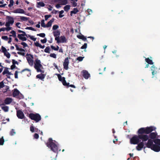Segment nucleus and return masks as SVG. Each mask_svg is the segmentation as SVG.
<instances>
[{
	"label": "nucleus",
	"instance_id": "nucleus-1",
	"mask_svg": "<svg viewBox=\"0 0 160 160\" xmlns=\"http://www.w3.org/2000/svg\"><path fill=\"white\" fill-rule=\"evenodd\" d=\"M155 144L153 143V142L151 139H149L146 144L147 147L151 148L152 150L155 152L160 151V139H155L154 140Z\"/></svg>",
	"mask_w": 160,
	"mask_h": 160
},
{
	"label": "nucleus",
	"instance_id": "nucleus-2",
	"mask_svg": "<svg viewBox=\"0 0 160 160\" xmlns=\"http://www.w3.org/2000/svg\"><path fill=\"white\" fill-rule=\"evenodd\" d=\"M148 139L147 135H138V136L134 135L130 139V142L132 144H137L140 141V139H142L143 141H146Z\"/></svg>",
	"mask_w": 160,
	"mask_h": 160
},
{
	"label": "nucleus",
	"instance_id": "nucleus-3",
	"mask_svg": "<svg viewBox=\"0 0 160 160\" xmlns=\"http://www.w3.org/2000/svg\"><path fill=\"white\" fill-rule=\"evenodd\" d=\"M48 142L47 143V146L50 147L51 149L55 152L58 151V148L56 144V142L55 141H53L52 139L49 138Z\"/></svg>",
	"mask_w": 160,
	"mask_h": 160
},
{
	"label": "nucleus",
	"instance_id": "nucleus-4",
	"mask_svg": "<svg viewBox=\"0 0 160 160\" xmlns=\"http://www.w3.org/2000/svg\"><path fill=\"white\" fill-rule=\"evenodd\" d=\"M59 81H61L63 85L66 86L68 87H71L74 88H75V87L73 85H69V83H67L65 80V78L64 77H62L60 74H57Z\"/></svg>",
	"mask_w": 160,
	"mask_h": 160
},
{
	"label": "nucleus",
	"instance_id": "nucleus-5",
	"mask_svg": "<svg viewBox=\"0 0 160 160\" xmlns=\"http://www.w3.org/2000/svg\"><path fill=\"white\" fill-rule=\"evenodd\" d=\"M12 95L14 97L19 99H22L23 98V95L17 89H14L12 91Z\"/></svg>",
	"mask_w": 160,
	"mask_h": 160
},
{
	"label": "nucleus",
	"instance_id": "nucleus-6",
	"mask_svg": "<svg viewBox=\"0 0 160 160\" xmlns=\"http://www.w3.org/2000/svg\"><path fill=\"white\" fill-rule=\"evenodd\" d=\"M42 66L41 64V62L40 60L38 59H36L34 63V67L38 72L41 71L40 68L42 67Z\"/></svg>",
	"mask_w": 160,
	"mask_h": 160
},
{
	"label": "nucleus",
	"instance_id": "nucleus-7",
	"mask_svg": "<svg viewBox=\"0 0 160 160\" xmlns=\"http://www.w3.org/2000/svg\"><path fill=\"white\" fill-rule=\"evenodd\" d=\"M29 117L32 120L35 121L36 122H38L41 119L40 116L38 114L30 113L29 114Z\"/></svg>",
	"mask_w": 160,
	"mask_h": 160
},
{
	"label": "nucleus",
	"instance_id": "nucleus-8",
	"mask_svg": "<svg viewBox=\"0 0 160 160\" xmlns=\"http://www.w3.org/2000/svg\"><path fill=\"white\" fill-rule=\"evenodd\" d=\"M26 58L29 65L32 66L34 64L33 56L31 54H28L26 56Z\"/></svg>",
	"mask_w": 160,
	"mask_h": 160
},
{
	"label": "nucleus",
	"instance_id": "nucleus-9",
	"mask_svg": "<svg viewBox=\"0 0 160 160\" xmlns=\"http://www.w3.org/2000/svg\"><path fill=\"white\" fill-rule=\"evenodd\" d=\"M145 134H149L153 131L155 130L156 129L155 127L151 126L145 128Z\"/></svg>",
	"mask_w": 160,
	"mask_h": 160
},
{
	"label": "nucleus",
	"instance_id": "nucleus-10",
	"mask_svg": "<svg viewBox=\"0 0 160 160\" xmlns=\"http://www.w3.org/2000/svg\"><path fill=\"white\" fill-rule=\"evenodd\" d=\"M15 47L16 49L18 51V54L22 56H24L25 55V50L24 49L19 48L17 45H15Z\"/></svg>",
	"mask_w": 160,
	"mask_h": 160
},
{
	"label": "nucleus",
	"instance_id": "nucleus-11",
	"mask_svg": "<svg viewBox=\"0 0 160 160\" xmlns=\"http://www.w3.org/2000/svg\"><path fill=\"white\" fill-rule=\"evenodd\" d=\"M69 63V61L68 58H66L63 63V66L64 68L66 70H68V64Z\"/></svg>",
	"mask_w": 160,
	"mask_h": 160
},
{
	"label": "nucleus",
	"instance_id": "nucleus-12",
	"mask_svg": "<svg viewBox=\"0 0 160 160\" xmlns=\"http://www.w3.org/2000/svg\"><path fill=\"white\" fill-rule=\"evenodd\" d=\"M17 115L18 118L21 119H23L24 117L23 112L20 110L17 111Z\"/></svg>",
	"mask_w": 160,
	"mask_h": 160
},
{
	"label": "nucleus",
	"instance_id": "nucleus-13",
	"mask_svg": "<svg viewBox=\"0 0 160 160\" xmlns=\"http://www.w3.org/2000/svg\"><path fill=\"white\" fill-rule=\"evenodd\" d=\"M25 36L27 37L28 35H26L25 32H23V34H18V38L23 41H25L27 40V38Z\"/></svg>",
	"mask_w": 160,
	"mask_h": 160
},
{
	"label": "nucleus",
	"instance_id": "nucleus-14",
	"mask_svg": "<svg viewBox=\"0 0 160 160\" xmlns=\"http://www.w3.org/2000/svg\"><path fill=\"white\" fill-rule=\"evenodd\" d=\"M7 18L8 19V22L6 24V30L9 31L10 30V16H7Z\"/></svg>",
	"mask_w": 160,
	"mask_h": 160
},
{
	"label": "nucleus",
	"instance_id": "nucleus-15",
	"mask_svg": "<svg viewBox=\"0 0 160 160\" xmlns=\"http://www.w3.org/2000/svg\"><path fill=\"white\" fill-rule=\"evenodd\" d=\"M7 18L8 19V22L6 24V30L9 31L10 30V16H7Z\"/></svg>",
	"mask_w": 160,
	"mask_h": 160
},
{
	"label": "nucleus",
	"instance_id": "nucleus-16",
	"mask_svg": "<svg viewBox=\"0 0 160 160\" xmlns=\"http://www.w3.org/2000/svg\"><path fill=\"white\" fill-rule=\"evenodd\" d=\"M157 134L156 132H152L149 135V137L151 138L150 139H151L153 142H154V139L156 138H157ZM158 138V137H157Z\"/></svg>",
	"mask_w": 160,
	"mask_h": 160
},
{
	"label": "nucleus",
	"instance_id": "nucleus-17",
	"mask_svg": "<svg viewBox=\"0 0 160 160\" xmlns=\"http://www.w3.org/2000/svg\"><path fill=\"white\" fill-rule=\"evenodd\" d=\"M157 69V68H156L154 65H153L151 67V71H152V78H153L154 77V76L155 75L157 72L156 71V70Z\"/></svg>",
	"mask_w": 160,
	"mask_h": 160
},
{
	"label": "nucleus",
	"instance_id": "nucleus-18",
	"mask_svg": "<svg viewBox=\"0 0 160 160\" xmlns=\"http://www.w3.org/2000/svg\"><path fill=\"white\" fill-rule=\"evenodd\" d=\"M12 12L14 13H25L24 10L21 8H18L14 10Z\"/></svg>",
	"mask_w": 160,
	"mask_h": 160
},
{
	"label": "nucleus",
	"instance_id": "nucleus-19",
	"mask_svg": "<svg viewBox=\"0 0 160 160\" xmlns=\"http://www.w3.org/2000/svg\"><path fill=\"white\" fill-rule=\"evenodd\" d=\"M144 142H142L139 143L136 147V149L138 151L141 150L143 148Z\"/></svg>",
	"mask_w": 160,
	"mask_h": 160
},
{
	"label": "nucleus",
	"instance_id": "nucleus-20",
	"mask_svg": "<svg viewBox=\"0 0 160 160\" xmlns=\"http://www.w3.org/2000/svg\"><path fill=\"white\" fill-rule=\"evenodd\" d=\"M82 72L83 73V76L86 79H88L90 77V74L87 71L84 70Z\"/></svg>",
	"mask_w": 160,
	"mask_h": 160
},
{
	"label": "nucleus",
	"instance_id": "nucleus-21",
	"mask_svg": "<svg viewBox=\"0 0 160 160\" xmlns=\"http://www.w3.org/2000/svg\"><path fill=\"white\" fill-rule=\"evenodd\" d=\"M10 104V98H7L4 101V103H3L0 104V106L5 105V104Z\"/></svg>",
	"mask_w": 160,
	"mask_h": 160
},
{
	"label": "nucleus",
	"instance_id": "nucleus-22",
	"mask_svg": "<svg viewBox=\"0 0 160 160\" xmlns=\"http://www.w3.org/2000/svg\"><path fill=\"white\" fill-rule=\"evenodd\" d=\"M138 135H143L142 134L145 133V128H140L138 131Z\"/></svg>",
	"mask_w": 160,
	"mask_h": 160
},
{
	"label": "nucleus",
	"instance_id": "nucleus-23",
	"mask_svg": "<svg viewBox=\"0 0 160 160\" xmlns=\"http://www.w3.org/2000/svg\"><path fill=\"white\" fill-rule=\"evenodd\" d=\"M12 65L11 66V69H13L16 68V65L18 64L17 61H15L14 59L12 60Z\"/></svg>",
	"mask_w": 160,
	"mask_h": 160
},
{
	"label": "nucleus",
	"instance_id": "nucleus-24",
	"mask_svg": "<svg viewBox=\"0 0 160 160\" xmlns=\"http://www.w3.org/2000/svg\"><path fill=\"white\" fill-rule=\"evenodd\" d=\"M45 4L42 2H39L37 3V7L38 8L43 7L45 6Z\"/></svg>",
	"mask_w": 160,
	"mask_h": 160
},
{
	"label": "nucleus",
	"instance_id": "nucleus-25",
	"mask_svg": "<svg viewBox=\"0 0 160 160\" xmlns=\"http://www.w3.org/2000/svg\"><path fill=\"white\" fill-rule=\"evenodd\" d=\"M34 45L37 47H39L43 49L45 48L44 45H42L40 43H39L38 42H36L34 43Z\"/></svg>",
	"mask_w": 160,
	"mask_h": 160
},
{
	"label": "nucleus",
	"instance_id": "nucleus-26",
	"mask_svg": "<svg viewBox=\"0 0 160 160\" xmlns=\"http://www.w3.org/2000/svg\"><path fill=\"white\" fill-rule=\"evenodd\" d=\"M54 19L53 18L49 22H48L47 24L46 25V28L50 27L52 25V23L54 22Z\"/></svg>",
	"mask_w": 160,
	"mask_h": 160
},
{
	"label": "nucleus",
	"instance_id": "nucleus-27",
	"mask_svg": "<svg viewBox=\"0 0 160 160\" xmlns=\"http://www.w3.org/2000/svg\"><path fill=\"white\" fill-rule=\"evenodd\" d=\"M67 40L65 37L61 36L60 37V42L64 43L66 42Z\"/></svg>",
	"mask_w": 160,
	"mask_h": 160
},
{
	"label": "nucleus",
	"instance_id": "nucleus-28",
	"mask_svg": "<svg viewBox=\"0 0 160 160\" xmlns=\"http://www.w3.org/2000/svg\"><path fill=\"white\" fill-rule=\"evenodd\" d=\"M2 109L5 112H7L8 111L9 107L7 106L2 105L1 106Z\"/></svg>",
	"mask_w": 160,
	"mask_h": 160
},
{
	"label": "nucleus",
	"instance_id": "nucleus-29",
	"mask_svg": "<svg viewBox=\"0 0 160 160\" xmlns=\"http://www.w3.org/2000/svg\"><path fill=\"white\" fill-rule=\"evenodd\" d=\"M45 77V75L42 74L38 75L36 76L37 78H39L41 80L43 79Z\"/></svg>",
	"mask_w": 160,
	"mask_h": 160
},
{
	"label": "nucleus",
	"instance_id": "nucleus-30",
	"mask_svg": "<svg viewBox=\"0 0 160 160\" xmlns=\"http://www.w3.org/2000/svg\"><path fill=\"white\" fill-rule=\"evenodd\" d=\"M77 37L79 39H82L83 40L85 41L86 40V38L82 35L79 34L77 35Z\"/></svg>",
	"mask_w": 160,
	"mask_h": 160
},
{
	"label": "nucleus",
	"instance_id": "nucleus-31",
	"mask_svg": "<svg viewBox=\"0 0 160 160\" xmlns=\"http://www.w3.org/2000/svg\"><path fill=\"white\" fill-rule=\"evenodd\" d=\"M53 35L54 37L59 36L60 34V32L58 30H57L53 32Z\"/></svg>",
	"mask_w": 160,
	"mask_h": 160
},
{
	"label": "nucleus",
	"instance_id": "nucleus-32",
	"mask_svg": "<svg viewBox=\"0 0 160 160\" xmlns=\"http://www.w3.org/2000/svg\"><path fill=\"white\" fill-rule=\"evenodd\" d=\"M68 3L67 0H60V3L61 5H65Z\"/></svg>",
	"mask_w": 160,
	"mask_h": 160
},
{
	"label": "nucleus",
	"instance_id": "nucleus-33",
	"mask_svg": "<svg viewBox=\"0 0 160 160\" xmlns=\"http://www.w3.org/2000/svg\"><path fill=\"white\" fill-rule=\"evenodd\" d=\"M20 18L21 21H26L28 19V18L23 16H20Z\"/></svg>",
	"mask_w": 160,
	"mask_h": 160
},
{
	"label": "nucleus",
	"instance_id": "nucleus-34",
	"mask_svg": "<svg viewBox=\"0 0 160 160\" xmlns=\"http://www.w3.org/2000/svg\"><path fill=\"white\" fill-rule=\"evenodd\" d=\"M78 12V10L77 8H74L73 10L71 12V15H72V14H76L77 12Z\"/></svg>",
	"mask_w": 160,
	"mask_h": 160
},
{
	"label": "nucleus",
	"instance_id": "nucleus-35",
	"mask_svg": "<svg viewBox=\"0 0 160 160\" xmlns=\"http://www.w3.org/2000/svg\"><path fill=\"white\" fill-rule=\"evenodd\" d=\"M145 61L148 63L150 64H152L153 62H152V60L149 59L148 58H146L145 59Z\"/></svg>",
	"mask_w": 160,
	"mask_h": 160
},
{
	"label": "nucleus",
	"instance_id": "nucleus-36",
	"mask_svg": "<svg viewBox=\"0 0 160 160\" xmlns=\"http://www.w3.org/2000/svg\"><path fill=\"white\" fill-rule=\"evenodd\" d=\"M27 37L31 39L34 41H35L36 40V38H35L34 36H31L30 35H28Z\"/></svg>",
	"mask_w": 160,
	"mask_h": 160
},
{
	"label": "nucleus",
	"instance_id": "nucleus-37",
	"mask_svg": "<svg viewBox=\"0 0 160 160\" xmlns=\"http://www.w3.org/2000/svg\"><path fill=\"white\" fill-rule=\"evenodd\" d=\"M70 5H67L64 7V9L65 11L68 12L70 9Z\"/></svg>",
	"mask_w": 160,
	"mask_h": 160
},
{
	"label": "nucleus",
	"instance_id": "nucleus-38",
	"mask_svg": "<svg viewBox=\"0 0 160 160\" xmlns=\"http://www.w3.org/2000/svg\"><path fill=\"white\" fill-rule=\"evenodd\" d=\"M30 130L31 132H37V129L36 128H34L32 126H31L30 127Z\"/></svg>",
	"mask_w": 160,
	"mask_h": 160
},
{
	"label": "nucleus",
	"instance_id": "nucleus-39",
	"mask_svg": "<svg viewBox=\"0 0 160 160\" xmlns=\"http://www.w3.org/2000/svg\"><path fill=\"white\" fill-rule=\"evenodd\" d=\"M59 17L60 18H62L64 16V15L63 14L64 13V11L61 10L59 12Z\"/></svg>",
	"mask_w": 160,
	"mask_h": 160
},
{
	"label": "nucleus",
	"instance_id": "nucleus-40",
	"mask_svg": "<svg viewBox=\"0 0 160 160\" xmlns=\"http://www.w3.org/2000/svg\"><path fill=\"white\" fill-rule=\"evenodd\" d=\"M8 73V75H10V72H9L7 68H5L2 72L3 75H5Z\"/></svg>",
	"mask_w": 160,
	"mask_h": 160
},
{
	"label": "nucleus",
	"instance_id": "nucleus-41",
	"mask_svg": "<svg viewBox=\"0 0 160 160\" xmlns=\"http://www.w3.org/2000/svg\"><path fill=\"white\" fill-rule=\"evenodd\" d=\"M44 20L43 19L41 21V25L42 27L43 28H46V25L44 22Z\"/></svg>",
	"mask_w": 160,
	"mask_h": 160
},
{
	"label": "nucleus",
	"instance_id": "nucleus-42",
	"mask_svg": "<svg viewBox=\"0 0 160 160\" xmlns=\"http://www.w3.org/2000/svg\"><path fill=\"white\" fill-rule=\"evenodd\" d=\"M2 52L4 53V54H6V53H7V50L4 47L2 46Z\"/></svg>",
	"mask_w": 160,
	"mask_h": 160
},
{
	"label": "nucleus",
	"instance_id": "nucleus-43",
	"mask_svg": "<svg viewBox=\"0 0 160 160\" xmlns=\"http://www.w3.org/2000/svg\"><path fill=\"white\" fill-rule=\"evenodd\" d=\"M26 71H27L28 72V76H29L31 75V70L28 69H23L22 72H23Z\"/></svg>",
	"mask_w": 160,
	"mask_h": 160
},
{
	"label": "nucleus",
	"instance_id": "nucleus-44",
	"mask_svg": "<svg viewBox=\"0 0 160 160\" xmlns=\"http://www.w3.org/2000/svg\"><path fill=\"white\" fill-rule=\"evenodd\" d=\"M87 43H85L81 47L82 49H85V51H86V49L87 48Z\"/></svg>",
	"mask_w": 160,
	"mask_h": 160
},
{
	"label": "nucleus",
	"instance_id": "nucleus-45",
	"mask_svg": "<svg viewBox=\"0 0 160 160\" xmlns=\"http://www.w3.org/2000/svg\"><path fill=\"white\" fill-rule=\"evenodd\" d=\"M26 29H28L33 31H36V30L32 27H27L25 28Z\"/></svg>",
	"mask_w": 160,
	"mask_h": 160
},
{
	"label": "nucleus",
	"instance_id": "nucleus-46",
	"mask_svg": "<svg viewBox=\"0 0 160 160\" xmlns=\"http://www.w3.org/2000/svg\"><path fill=\"white\" fill-rule=\"evenodd\" d=\"M50 48L49 47H47L44 50L45 52L47 53H50Z\"/></svg>",
	"mask_w": 160,
	"mask_h": 160
},
{
	"label": "nucleus",
	"instance_id": "nucleus-47",
	"mask_svg": "<svg viewBox=\"0 0 160 160\" xmlns=\"http://www.w3.org/2000/svg\"><path fill=\"white\" fill-rule=\"evenodd\" d=\"M55 37V40L57 41V43H60V38H59V36H56Z\"/></svg>",
	"mask_w": 160,
	"mask_h": 160
},
{
	"label": "nucleus",
	"instance_id": "nucleus-48",
	"mask_svg": "<svg viewBox=\"0 0 160 160\" xmlns=\"http://www.w3.org/2000/svg\"><path fill=\"white\" fill-rule=\"evenodd\" d=\"M12 36L13 37H15L16 36V33L14 31H12L11 32V36Z\"/></svg>",
	"mask_w": 160,
	"mask_h": 160
},
{
	"label": "nucleus",
	"instance_id": "nucleus-49",
	"mask_svg": "<svg viewBox=\"0 0 160 160\" xmlns=\"http://www.w3.org/2000/svg\"><path fill=\"white\" fill-rule=\"evenodd\" d=\"M4 139L3 137L0 138V145H3L4 143Z\"/></svg>",
	"mask_w": 160,
	"mask_h": 160
},
{
	"label": "nucleus",
	"instance_id": "nucleus-50",
	"mask_svg": "<svg viewBox=\"0 0 160 160\" xmlns=\"http://www.w3.org/2000/svg\"><path fill=\"white\" fill-rule=\"evenodd\" d=\"M50 56L54 58H57L56 55L55 53H51L49 55Z\"/></svg>",
	"mask_w": 160,
	"mask_h": 160
},
{
	"label": "nucleus",
	"instance_id": "nucleus-51",
	"mask_svg": "<svg viewBox=\"0 0 160 160\" xmlns=\"http://www.w3.org/2000/svg\"><path fill=\"white\" fill-rule=\"evenodd\" d=\"M37 36L43 38L45 36V34L44 33H41L37 34Z\"/></svg>",
	"mask_w": 160,
	"mask_h": 160
},
{
	"label": "nucleus",
	"instance_id": "nucleus-52",
	"mask_svg": "<svg viewBox=\"0 0 160 160\" xmlns=\"http://www.w3.org/2000/svg\"><path fill=\"white\" fill-rule=\"evenodd\" d=\"M2 38L3 40L7 41L8 40L9 38L6 36H4L2 37Z\"/></svg>",
	"mask_w": 160,
	"mask_h": 160
},
{
	"label": "nucleus",
	"instance_id": "nucleus-53",
	"mask_svg": "<svg viewBox=\"0 0 160 160\" xmlns=\"http://www.w3.org/2000/svg\"><path fill=\"white\" fill-rule=\"evenodd\" d=\"M59 27L58 25H54L52 27V29L55 30L57 29Z\"/></svg>",
	"mask_w": 160,
	"mask_h": 160
},
{
	"label": "nucleus",
	"instance_id": "nucleus-54",
	"mask_svg": "<svg viewBox=\"0 0 160 160\" xmlns=\"http://www.w3.org/2000/svg\"><path fill=\"white\" fill-rule=\"evenodd\" d=\"M41 42L43 43H46L47 41V39L46 38H45L41 40H40Z\"/></svg>",
	"mask_w": 160,
	"mask_h": 160
},
{
	"label": "nucleus",
	"instance_id": "nucleus-55",
	"mask_svg": "<svg viewBox=\"0 0 160 160\" xmlns=\"http://www.w3.org/2000/svg\"><path fill=\"white\" fill-rule=\"evenodd\" d=\"M84 58V57H79L77 58V59L79 61H81L83 60Z\"/></svg>",
	"mask_w": 160,
	"mask_h": 160
},
{
	"label": "nucleus",
	"instance_id": "nucleus-56",
	"mask_svg": "<svg viewBox=\"0 0 160 160\" xmlns=\"http://www.w3.org/2000/svg\"><path fill=\"white\" fill-rule=\"evenodd\" d=\"M21 44L23 46V48H25L28 47V45L26 43L24 42H22L21 43Z\"/></svg>",
	"mask_w": 160,
	"mask_h": 160
},
{
	"label": "nucleus",
	"instance_id": "nucleus-57",
	"mask_svg": "<svg viewBox=\"0 0 160 160\" xmlns=\"http://www.w3.org/2000/svg\"><path fill=\"white\" fill-rule=\"evenodd\" d=\"M51 15H46L45 16V20H47L48 19L51 17Z\"/></svg>",
	"mask_w": 160,
	"mask_h": 160
},
{
	"label": "nucleus",
	"instance_id": "nucleus-58",
	"mask_svg": "<svg viewBox=\"0 0 160 160\" xmlns=\"http://www.w3.org/2000/svg\"><path fill=\"white\" fill-rule=\"evenodd\" d=\"M4 86L3 81H2L0 82V89L2 88Z\"/></svg>",
	"mask_w": 160,
	"mask_h": 160
},
{
	"label": "nucleus",
	"instance_id": "nucleus-59",
	"mask_svg": "<svg viewBox=\"0 0 160 160\" xmlns=\"http://www.w3.org/2000/svg\"><path fill=\"white\" fill-rule=\"evenodd\" d=\"M5 56H6L8 58H9L10 57V54L7 52V53H6L5 54H4Z\"/></svg>",
	"mask_w": 160,
	"mask_h": 160
},
{
	"label": "nucleus",
	"instance_id": "nucleus-60",
	"mask_svg": "<svg viewBox=\"0 0 160 160\" xmlns=\"http://www.w3.org/2000/svg\"><path fill=\"white\" fill-rule=\"evenodd\" d=\"M87 12L89 13V14H90L92 13V11L91 9H88L87 10Z\"/></svg>",
	"mask_w": 160,
	"mask_h": 160
},
{
	"label": "nucleus",
	"instance_id": "nucleus-61",
	"mask_svg": "<svg viewBox=\"0 0 160 160\" xmlns=\"http://www.w3.org/2000/svg\"><path fill=\"white\" fill-rule=\"evenodd\" d=\"M18 73L17 71H16L15 73V78H18Z\"/></svg>",
	"mask_w": 160,
	"mask_h": 160
},
{
	"label": "nucleus",
	"instance_id": "nucleus-62",
	"mask_svg": "<svg viewBox=\"0 0 160 160\" xmlns=\"http://www.w3.org/2000/svg\"><path fill=\"white\" fill-rule=\"evenodd\" d=\"M20 24L21 23L20 22H17L16 23V26L19 28H20Z\"/></svg>",
	"mask_w": 160,
	"mask_h": 160
},
{
	"label": "nucleus",
	"instance_id": "nucleus-63",
	"mask_svg": "<svg viewBox=\"0 0 160 160\" xmlns=\"http://www.w3.org/2000/svg\"><path fill=\"white\" fill-rule=\"evenodd\" d=\"M34 137L35 138L37 139L38 138L39 136L38 134L35 133L34 134Z\"/></svg>",
	"mask_w": 160,
	"mask_h": 160
},
{
	"label": "nucleus",
	"instance_id": "nucleus-64",
	"mask_svg": "<svg viewBox=\"0 0 160 160\" xmlns=\"http://www.w3.org/2000/svg\"><path fill=\"white\" fill-rule=\"evenodd\" d=\"M12 132H11V135H14L15 134V132L13 129H12L11 131Z\"/></svg>",
	"mask_w": 160,
	"mask_h": 160
}]
</instances>
